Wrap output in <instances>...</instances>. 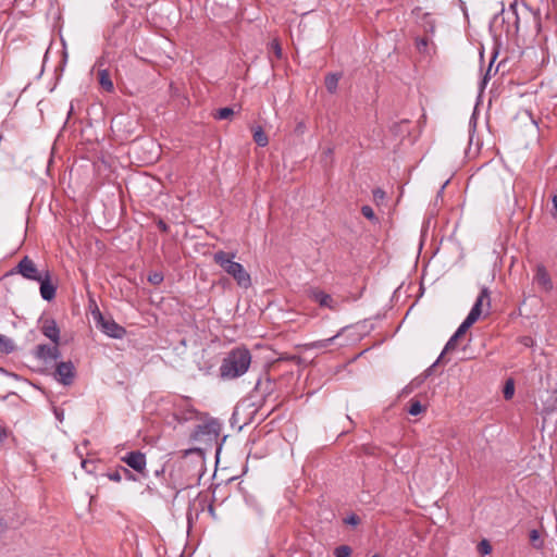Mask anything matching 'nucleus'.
Returning <instances> with one entry per match:
<instances>
[{"instance_id": "f257e3e1", "label": "nucleus", "mask_w": 557, "mask_h": 557, "mask_svg": "<svg viewBox=\"0 0 557 557\" xmlns=\"http://www.w3.org/2000/svg\"><path fill=\"white\" fill-rule=\"evenodd\" d=\"M251 352L246 346L232 348L219 368V375L223 381H232L243 376L250 368Z\"/></svg>"}, {"instance_id": "f03ea898", "label": "nucleus", "mask_w": 557, "mask_h": 557, "mask_svg": "<svg viewBox=\"0 0 557 557\" xmlns=\"http://www.w3.org/2000/svg\"><path fill=\"white\" fill-rule=\"evenodd\" d=\"M235 252H226L219 250L213 253V261L216 265L223 269L230 276H232L238 286L249 288L251 286L250 274L246 271L243 264L234 261Z\"/></svg>"}, {"instance_id": "7ed1b4c3", "label": "nucleus", "mask_w": 557, "mask_h": 557, "mask_svg": "<svg viewBox=\"0 0 557 557\" xmlns=\"http://www.w3.org/2000/svg\"><path fill=\"white\" fill-rule=\"evenodd\" d=\"M484 308H485L484 315H487L490 313V309H491V292L486 286H483L481 288L480 294L476 297L474 305L472 306L470 312L468 313V315L465 320L473 325L483 315Z\"/></svg>"}, {"instance_id": "20e7f679", "label": "nucleus", "mask_w": 557, "mask_h": 557, "mask_svg": "<svg viewBox=\"0 0 557 557\" xmlns=\"http://www.w3.org/2000/svg\"><path fill=\"white\" fill-rule=\"evenodd\" d=\"M198 411L186 397L180 398L174 403L173 418L178 423H185L197 419Z\"/></svg>"}, {"instance_id": "39448f33", "label": "nucleus", "mask_w": 557, "mask_h": 557, "mask_svg": "<svg viewBox=\"0 0 557 557\" xmlns=\"http://www.w3.org/2000/svg\"><path fill=\"white\" fill-rule=\"evenodd\" d=\"M221 430V424L216 420H209L202 424H198L193 433L191 437L196 441L206 438L207 441L216 440Z\"/></svg>"}, {"instance_id": "423d86ee", "label": "nucleus", "mask_w": 557, "mask_h": 557, "mask_svg": "<svg viewBox=\"0 0 557 557\" xmlns=\"http://www.w3.org/2000/svg\"><path fill=\"white\" fill-rule=\"evenodd\" d=\"M97 326L109 337L121 339L125 336L126 330L111 318H104L98 313Z\"/></svg>"}, {"instance_id": "0eeeda50", "label": "nucleus", "mask_w": 557, "mask_h": 557, "mask_svg": "<svg viewBox=\"0 0 557 557\" xmlns=\"http://www.w3.org/2000/svg\"><path fill=\"white\" fill-rule=\"evenodd\" d=\"M76 376V369L72 361H60L55 366L54 379L64 386L73 384Z\"/></svg>"}, {"instance_id": "6e6552de", "label": "nucleus", "mask_w": 557, "mask_h": 557, "mask_svg": "<svg viewBox=\"0 0 557 557\" xmlns=\"http://www.w3.org/2000/svg\"><path fill=\"white\" fill-rule=\"evenodd\" d=\"M16 273H20L23 277L32 281H40L45 275V271H39L35 262L25 256L15 268Z\"/></svg>"}, {"instance_id": "1a4fd4ad", "label": "nucleus", "mask_w": 557, "mask_h": 557, "mask_svg": "<svg viewBox=\"0 0 557 557\" xmlns=\"http://www.w3.org/2000/svg\"><path fill=\"white\" fill-rule=\"evenodd\" d=\"M121 460L133 470L144 474L146 470V456L139 450H133L124 455Z\"/></svg>"}, {"instance_id": "9d476101", "label": "nucleus", "mask_w": 557, "mask_h": 557, "mask_svg": "<svg viewBox=\"0 0 557 557\" xmlns=\"http://www.w3.org/2000/svg\"><path fill=\"white\" fill-rule=\"evenodd\" d=\"M40 332L49 338L53 344L60 343V329L52 318L40 319Z\"/></svg>"}, {"instance_id": "9b49d317", "label": "nucleus", "mask_w": 557, "mask_h": 557, "mask_svg": "<svg viewBox=\"0 0 557 557\" xmlns=\"http://www.w3.org/2000/svg\"><path fill=\"white\" fill-rule=\"evenodd\" d=\"M533 282L536 283L539 287L545 293H549L554 288L550 275L543 264L536 265Z\"/></svg>"}, {"instance_id": "f8f14e48", "label": "nucleus", "mask_w": 557, "mask_h": 557, "mask_svg": "<svg viewBox=\"0 0 557 557\" xmlns=\"http://www.w3.org/2000/svg\"><path fill=\"white\" fill-rule=\"evenodd\" d=\"M37 282L40 283V295L42 299L47 301L54 299L57 286L52 283L51 274L48 270L45 271V275L41 280Z\"/></svg>"}, {"instance_id": "ddd939ff", "label": "nucleus", "mask_w": 557, "mask_h": 557, "mask_svg": "<svg viewBox=\"0 0 557 557\" xmlns=\"http://www.w3.org/2000/svg\"><path fill=\"white\" fill-rule=\"evenodd\" d=\"M308 293L310 299L319 304L320 307L329 308L331 310L335 309V301L330 294H326L319 288H310Z\"/></svg>"}, {"instance_id": "4468645a", "label": "nucleus", "mask_w": 557, "mask_h": 557, "mask_svg": "<svg viewBox=\"0 0 557 557\" xmlns=\"http://www.w3.org/2000/svg\"><path fill=\"white\" fill-rule=\"evenodd\" d=\"M471 326H472V324H470L468 321L463 320V322L459 325V327L454 333V335L446 343V345L442 351V356L454 350L457 347L458 338L461 337L468 331V329H470Z\"/></svg>"}, {"instance_id": "2eb2a0df", "label": "nucleus", "mask_w": 557, "mask_h": 557, "mask_svg": "<svg viewBox=\"0 0 557 557\" xmlns=\"http://www.w3.org/2000/svg\"><path fill=\"white\" fill-rule=\"evenodd\" d=\"M107 478L114 482H121L123 479L127 481H136V476L125 467H119L115 470L109 471Z\"/></svg>"}, {"instance_id": "dca6fc26", "label": "nucleus", "mask_w": 557, "mask_h": 557, "mask_svg": "<svg viewBox=\"0 0 557 557\" xmlns=\"http://www.w3.org/2000/svg\"><path fill=\"white\" fill-rule=\"evenodd\" d=\"M275 383L267 376L264 380L259 379L256 383L255 389L256 392H260L263 396H269L274 391Z\"/></svg>"}, {"instance_id": "f3484780", "label": "nucleus", "mask_w": 557, "mask_h": 557, "mask_svg": "<svg viewBox=\"0 0 557 557\" xmlns=\"http://www.w3.org/2000/svg\"><path fill=\"white\" fill-rule=\"evenodd\" d=\"M98 81L103 90L113 92L114 85L108 70L103 69L98 71Z\"/></svg>"}, {"instance_id": "a211bd4d", "label": "nucleus", "mask_w": 557, "mask_h": 557, "mask_svg": "<svg viewBox=\"0 0 557 557\" xmlns=\"http://www.w3.org/2000/svg\"><path fill=\"white\" fill-rule=\"evenodd\" d=\"M51 346L47 344H39L35 347L34 356L42 361H50Z\"/></svg>"}, {"instance_id": "6ab92c4d", "label": "nucleus", "mask_w": 557, "mask_h": 557, "mask_svg": "<svg viewBox=\"0 0 557 557\" xmlns=\"http://www.w3.org/2000/svg\"><path fill=\"white\" fill-rule=\"evenodd\" d=\"M341 76L339 73H330L325 76V87L330 94L336 92Z\"/></svg>"}, {"instance_id": "aec40b11", "label": "nucleus", "mask_w": 557, "mask_h": 557, "mask_svg": "<svg viewBox=\"0 0 557 557\" xmlns=\"http://www.w3.org/2000/svg\"><path fill=\"white\" fill-rule=\"evenodd\" d=\"M15 349L13 341L0 334V355H9Z\"/></svg>"}, {"instance_id": "412c9836", "label": "nucleus", "mask_w": 557, "mask_h": 557, "mask_svg": "<svg viewBox=\"0 0 557 557\" xmlns=\"http://www.w3.org/2000/svg\"><path fill=\"white\" fill-rule=\"evenodd\" d=\"M253 140L259 147H265L269 144V138L261 126L253 129Z\"/></svg>"}, {"instance_id": "4be33fe9", "label": "nucleus", "mask_w": 557, "mask_h": 557, "mask_svg": "<svg viewBox=\"0 0 557 557\" xmlns=\"http://www.w3.org/2000/svg\"><path fill=\"white\" fill-rule=\"evenodd\" d=\"M339 336V333H337L336 335L330 337V338H325V339H320V341H315V342H312L310 344H307L306 347L309 348V349H321V348H326L327 346H330L334 339L336 337Z\"/></svg>"}, {"instance_id": "5701e85b", "label": "nucleus", "mask_w": 557, "mask_h": 557, "mask_svg": "<svg viewBox=\"0 0 557 557\" xmlns=\"http://www.w3.org/2000/svg\"><path fill=\"white\" fill-rule=\"evenodd\" d=\"M234 110L230 107H224V108H221L219 110H216L214 113H213V117L215 120H227V119H231L233 115H234Z\"/></svg>"}, {"instance_id": "b1692460", "label": "nucleus", "mask_w": 557, "mask_h": 557, "mask_svg": "<svg viewBox=\"0 0 557 557\" xmlns=\"http://www.w3.org/2000/svg\"><path fill=\"white\" fill-rule=\"evenodd\" d=\"M425 410V407L421 405L419 400H411L408 412L411 416H418Z\"/></svg>"}, {"instance_id": "393cba45", "label": "nucleus", "mask_w": 557, "mask_h": 557, "mask_svg": "<svg viewBox=\"0 0 557 557\" xmlns=\"http://www.w3.org/2000/svg\"><path fill=\"white\" fill-rule=\"evenodd\" d=\"M361 213L364 218H367L368 220H370L371 222H374V223H377L379 222V219L377 216L375 215L374 213V210L366 205V206H362L361 207Z\"/></svg>"}, {"instance_id": "a878e982", "label": "nucleus", "mask_w": 557, "mask_h": 557, "mask_svg": "<svg viewBox=\"0 0 557 557\" xmlns=\"http://www.w3.org/2000/svg\"><path fill=\"white\" fill-rule=\"evenodd\" d=\"M503 393H504V398L506 400H509L512 398V396L515 394V384L511 379L506 382Z\"/></svg>"}, {"instance_id": "bb28decb", "label": "nucleus", "mask_w": 557, "mask_h": 557, "mask_svg": "<svg viewBox=\"0 0 557 557\" xmlns=\"http://www.w3.org/2000/svg\"><path fill=\"white\" fill-rule=\"evenodd\" d=\"M351 554V548L348 545H341L334 549L335 557H349Z\"/></svg>"}, {"instance_id": "cd10ccee", "label": "nucleus", "mask_w": 557, "mask_h": 557, "mask_svg": "<svg viewBox=\"0 0 557 557\" xmlns=\"http://www.w3.org/2000/svg\"><path fill=\"white\" fill-rule=\"evenodd\" d=\"M372 195H373V200H374V202L376 205L382 203L384 201L385 197H386L385 191L382 188H380V187L374 188L372 190Z\"/></svg>"}, {"instance_id": "c85d7f7f", "label": "nucleus", "mask_w": 557, "mask_h": 557, "mask_svg": "<svg viewBox=\"0 0 557 557\" xmlns=\"http://www.w3.org/2000/svg\"><path fill=\"white\" fill-rule=\"evenodd\" d=\"M530 541H531L532 545L536 548H541L543 545V542L540 539V533L537 530H531Z\"/></svg>"}, {"instance_id": "c756f323", "label": "nucleus", "mask_w": 557, "mask_h": 557, "mask_svg": "<svg viewBox=\"0 0 557 557\" xmlns=\"http://www.w3.org/2000/svg\"><path fill=\"white\" fill-rule=\"evenodd\" d=\"M478 550L482 555H487L492 552V546L487 540H482L478 545Z\"/></svg>"}, {"instance_id": "7c9ffc66", "label": "nucleus", "mask_w": 557, "mask_h": 557, "mask_svg": "<svg viewBox=\"0 0 557 557\" xmlns=\"http://www.w3.org/2000/svg\"><path fill=\"white\" fill-rule=\"evenodd\" d=\"M420 23H421V26L424 28L425 32H430V33L434 32L435 24H434V21L431 18L430 15H429V18H422V21Z\"/></svg>"}, {"instance_id": "2f4dec72", "label": "nucleus", "mask_w": 557, "mask_h": 557, "mask_svg": "<svg viewBox=\"0 0 557 557\" xmlns=\"http://www.w3.org/2000/svg\"><path fill=\"white\" fill-rule=\"evenodd\" d=\"M148 281L153 285H159L163 282V274L161 272H152L148 275Z\"/></svg>"}, {"instance_id": "473e14b6", "label": "nucleus", "mask_w": 557, "mask_h": 557, "mask_svg": "<svg viewBox=\"0 0 557 557\" xmlns=\"http://www.w3.org/2000/svg\"><path fill=\"white\" fill-rule=\"evenodd\" d=\"M411 14L416 17L417 21H420V22L422 21V18H429V13L423 12L420 7H416L411 11Z\"/></svg>"}, {"instance_id": "72a5a7b5", "label": "nucleus", "mask_w": 557, "mask_h": 557, "mask_svg": "<svg viewBox=\"0 0 557 557\" xmlns=\"http://www.w3.org/2000/svg\"><path fill=\"white\" fill-rule=\"evenodd\" d=\"M278 361H294V362H297L299 363L301 358L299 356H296V355H287V354H282L278 359Z\"/></svg>"}, {"instance_id": "f704fd0d", "label": "nucleus", "mask_w": 557, "mask_h": 557, "mask_svg": "<svg viewBox=\"0 0 557 557\" xmlns=\"http://www.w3.org/2000/svg\"><path fill=\"white\" fill-rule=\"evenodd\" d=\"M61 357V351L59 349V344H53L51 346V356H50V361L51 360H57Z\"/></svg>"}, {"instance_id": "c9c22d12", "label": "nucleus", "mask_w": 557, "mask_h": 557, "mask_svg": "<svg viewBox=\"0 0 557 557\" xmlns=\"http://www.w3.org/2000/svg\"><path fill=\"white\" fill-rule=\"evenodd\" d=\"M443 357H444V356H442V354H441V355L438 356V358L436 359V361H435L433 364H431V366H430V367L424 371L425 376H429V375H431V374H432V372H433L434 368H435V367H436V366L442 361Z\"/></svg>"}, {"instance_id": "e433bc0d", "label": "nucleus", "mask_w": 557, "mask_h": 557, "mask_svg": "<svg viewBox=\"0 0 557 557\" xmlns=\"http://www.w3.org/2000/svg\"><path fill=\"white\" fill-rule=\"evenodd\" d=\"M157 226L163 233H168L169 232V225L163 220H161V219H159L157 221Z\"/></svg>"}, {"instance_id": "4c0bfd02", "label": "nucleus", "mask_w": 557, "mask_h": 557, "mask_svg": "<svg viewBox=\"0 0 557 557\" xmlns=\"http://www.w3.org/2000/svg\"><path fill=\"white\" fill-rule=\"evenodd\" d=\"M360 522V519L356 515H351L346 519V523L351 525H357Z\"/></svg>"}, {"instance_id": "58836bf2", "label": "nucleus", "mask_w": 557, "mask_h": 557, "mask_svg": "<svg viewBox=\"0 0 557 557\" xmlns=\"http://www.w3.org/2000/svg\"><path fill=\"white\" fill-rule=\"evenodd\" d=\"M495 58H496V54H494V57H493V59H492V61L490 63V66H488L487 71H486V73H485V75L483 77V81H482V85L483 86L486 84V82H487V79L490 77V73H491L492 65H493V62H494Z\"/></svg>"}, {"instance_id": "ea45409f", "label": "nucleus", "mask_w": 557, "mask_h": 557, "mask_svg": "<svg viewBox=\"0 0 557 557\" xmlns=\"http://www.w3.org/2000/svg\"><path fill=\"white\" fill-rule=\"evenodd\" d=\"M9 435V430L5 426L0 425V443L4 441Z\"/></svg>"}, {"instance_id": "a19ab883", "label": "nucleus", "mask_w": 557, "mask_h": 557, "mask_svg": "<svg viewBox=\"0 0 557 557\" xmlns=\"http://www.w3.org/2000/svg\"><path fill=\"white\" fill-rule=\"evenodd\" d=\"M272 47L274 49V52H275L276 57L280 58L281 54H282V49H281L280 44L277 41H273L272 42Z\"/></svg>"}, {"instance_id": "79ce46f5", "label": "nucleus", "mask_w": 557, "mask_h": 557, "mask_svg": "<svg viewBox=\"0 0 557 557\" xmlns=\"http://www.w3.org/2000/svg\"><path fill=\"white\" fill-rule=\"evenodd\" d=\"M305 129H306V125H305V123H304V122H299V123L297 124V126H296V129H295V131H296L297 133H299V134H304Z\"/></svg>"}, {"instance_id": "37998d69", "label": "nucleus", "mask_w": 557, "mask_h": 557, "mask_svg": "<svg viewBox=\"0 0 557 557\" xmlns=\"http://www.w3.org/2000/svg\"><path fill=\"white\" fill-rule=\"evenodd\" d=\"M552 202H553V207L554 209L556 210L557 212V195H554L553 198H552Z\"/></svg>"}, {"instance_id": "c03bdc74", "label": "nucleus", "mask_w": 557, "mask_h": 557, "mask_svg": "<svg viewBox=\"0 0 557 557\" xmlns=\"http://www.w3.org/2000/svg\"><path fill=\"white\" fill-rule=\"evenodd\" d=\"M418 46H428V40L425 38L419 39Z\"/></svg>"}, {"instance_id": "a18cd8bd", "label": "nucleus", "mask_w": 557, "mask_h": 557, "mask_svg": "<svg viewBox=\"0 0 557 557\" xmlns=\"http://www.w3.org/2000/svg\"><path fill=\"white\" fill-rule=\"evenodd\" d=\"M532 339L530 337H524L523 338V344L524 345H529V342H531Z\"/></svg>"}, {"instance_id": "49530a36", "label": "nucleus", "mask_w": 557, "mask_h": 557, "mask_svg": "<svg viewBox=\"0 0 557 557\" xmlns=\"http://www.w3.org/2000/svg\"><path fill=\"white\" fill-rule=\"evenodd\" d=\"M63 54H64L63 62L65 63L66 62V58H67V53L64 52Z\"/></svg>"}, {"instance_id": "de8ad7c7", "label": "nucleus", "mask_w": 557, "mask_h": 557, "mask_svg": "<svg viewBox=\"0 0 557 557\" xmlns=\"http://www.w3.org/2000/svg\"><path fill=\"white\" fill-rule=\"evenodd\" d=\"M332 152H333V151H332V149H331V148H329V149L326 150V154H331Z\"/></svg>"}]
</instances>
